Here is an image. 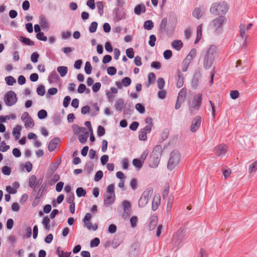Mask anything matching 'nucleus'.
<instances>
[{"mask_svg": "<svg viewBox=\"0 0 257 257\" xmlns=\"http://www.w3.org/2000/svg\"><path fill=\"white\" fill-rule=\"evenodd\" d=\"M196 54V50L195 49H192L185 59H188V60L191 62V60H192L195 57Z\"/></svg>", "mask_w": 257, "mask_h": 257, "instance_id": "nucleus-40", "label": "nucleus"}, {"mask_svg": "<svg viewBox=\"0 0 257 257\" xmlns=\"http://www.w3.org/2000/svg\"><path fill=\"white\" fill-rule=\"evenodd\" d=\"M160 196L155 195L152 202V209L154 211L156 210L160 204Z\"/></svg>", "mask_w": 257, "mask_h": 257, "instance_id": "nucleus-20", "label": "nucleus"}, {"mask_svg": "<svg viewBox=\"0 0 257 257\" xmlns=\"http://www.w3.org/2000/svg\"><path fill=\"white\" fill-rule=\"evenodd\" d=\"M97 133L98 137L104 136L105 133L104 127L101 125H99L97 127Z\"/></svg>", "mask_w": 257, "mask_h": 257, "instance_id": "nucleus-55", "label": "nucleus"}, {"mask_svg": "<svg viewBox=\"0 0 257 257\" xmlns=\"http://www.w3.org/2000/svg\"><path fill=\"white\" fill-rule=\"evenodd\" d=\"M57 71L59 73L60 76L64 77L68 72V68L66 66H59L57 68Z\"/></svg>", "mask_w": 257, "mask_h": 257, "instance_id": "nucleus-30", "label": "nucleus"}, {"mask_svg": "<svg viewBox=\"0 0 257 257\" xmlns=\"http://www.w3.org/2000/svg\"><path fill=\"white\" fill-rule=\"evenodd\" d=\"M84 70L87 74H90L92 70V67L90 63L88 61L86 62L84 67Z\"/></svg>", "mask_w": 257, "mask_h": 257, "instance_id": "nucleus-50", "label": "nucleus"}, {"mask_svg": "<svg viewBox=\"0 0 257 257\" xmlns=\"http://www.w3.org/2000/svg\"><path fill=\"white\" fill-rule=\"evenodd\" d=\"M228 10V5L224 1L214 3L210 8V13L215 16L224 15Z\"/></svg>", "mask_w": 257, "mask_h": 257, "instance_id": "nucleus-2", "label": "nucleus"}, {"mask_svg": "<svg viewBox=\"0 0 257 257\" xmlns=\"http://www.w3.org/2000/svg\"><path fill=\"white\" fill-rule=\"evenodd\" d=\"M173 203V197L172 196H170L168 198L167 205L166 207V211L167 212H169L171 210L172 206Z\"/></svg>", "mask_w": 257, "mask_h": 257, "instance_id": "nucleus-46", "label": "nucleus"}, {"mask_svg": "<svg viewBox=\"0 0 257 257\" xmlns=\"http://www.w3.org/2000/svg\"><path fill=\"white\" fill-rule=\"evenodd\" d=\"M144 27L146 30H151L154 27V23L151 20H147L145 22Z\"/></svg>", "mask_w": 257, "mask_h": 257, "instance_id": "nucleus-36", "label": "nucleus"}, {"mask_svg": "<svg viewBox=\"0 0 257 257\" xmlns=\"http://www.w3.org/2000/svg\"><path fill=\"white\" fill-rule=\"evenodd\" d=\"M121 82L123 86L128 87L131 85L132 80L130 77H125L122 79Z\"/></svg>", "mask_w": 257, "mask_h": 257, "instance_id": "nucleus-42", "label": "nucleus"}, {"mask_svg": "<svg viewBox=\"0 0 257 257\" xmlns=\"http://www.w3.org/2000/svg\"><path fill=\"white\" fill-rule=\"evenodd\" d=\"M39 23L42 29H45L49 28V23L44 16L42 15L39 17Z\"/></svg>", "mask_w": 257, "mask_h": 257, "instance_id": "nucleus-23", "label": "nucleus"}, {"mask_svg": "<svg viewBox=\"0 0 257 257\" xmlns=\"http://www.w3.org/2000/svg\"><path fill=\"white\" fill-rule=\"evenodd\" d=\"M157 218L156 217H152L148 225L149 229L150 230L154 229L157 225Z\"/></svg>", "mask_w": 257, "mask_h": 257, "instance_id": "nucleus-28", "label": "nucleus"}, {"mask_svg": "<svg viewBox=\"0 0 257 257\" xmlns=\"http://www.w3.org/2000/svg\"><path fill=\"white\" fill-rule=\"evenodd\" d=\"M74 198H75V197H74V193H69L67 194V195L66 201L68 203H74Z\"/></svg>", "mask_w": 257, "mask_h": 257, "instance_id": "nucleus-53", "label": "nucleus"}, {"mask_svg": "<svg viewBox=\"0 0 257 257\" xmlns=\"http://www.w3.org/2000/svg\"><path fill=\"white\" fill-rule=\"evenodd\" d=\"M167 25V19L166 18H163L160 24L159 31L162 32H165L166 30V27Z\"/></svg>", "mask_w": 257, "mask_h": 257, "instance_id": "nucleus-27", "label": "nucleus"}, {"mask_svg": "<svg viewBox=\"0 0 257 257\" xmlns=\"http://www.w3.org/2000/svg\"><path fill=\"white\" fill-rule=\"evenodd\" d=\"M39 57V54L37 52H35L32 54L31 56V60L32 62L36 63L38 61Z\"/></svg>", "mask_w": 257, "mask_h": 257, "instance_id": "nucleus-59", "label": "nucleus"}, {"mask_svg": "<svg viewBox=\"0 0 257 257\" xmlns=\"http://www.w3.org/2000/svg\"><path fill=\"white\" fill-rule=\"evenodd\" d=\"M192 15L194 17L197 19H200L202 16L201 11L200 8H196L194 10L192 13Z\"/></svg>", "mask_w": 257, "mask_h": 257, "instance_id": "nucleus-39", "label": "nucleus"}, {"mask_svg": "<svg viewBox=\"0 0 257 257\" xmlns=\"http://www.w3.org/2000/svg\"><path fill=\"white\" fill-rule=\"evenodd\" d=\"M184 237V229L180 228L175 234L172 240L171 245L173 248L178 249L182 244Z\"/></svg>", "mask_w": 257, "mask_h": 257, "instance_id": "nucleus-3", "label": "nucleus"}, {"mask_svg": "<svg viewBox=\"0 0 257 257\" xmlns=\"http://www.w3.org/2000/svg\"><path fill=\"white\" fill-rule=\"evenodd\" d=\"M124 105V101L122 99H119L115 104V108L118 111H120Z\"/></svg>", "mask_w": 257, "mask_h": 257, "instance_id": "nucleus-33", "label": "nucleus"}, {"mask_svg": "<svg viewBox=\"0 0 257 257\" xmlns=\"http://www.w3.org/2000/svg\"><path fill=\"white\" fill-rule=\"evenodd\" d=\"M180 160V154L177 150L173 151L171 154L168 162L167 167L168 169L173 170L179 163Z\"/></svg>", "mask_w": 257, "mask_h": 257, "instance_id": "nucleus-4", "label": "nucleus"}, {"mask_svg": "<svg viewBox=\"0 0 257 257\" xmlns=\"http://www.w3.org/2000/svg\"><path fill=\"white\" fill-rule=\"evenodd\" d=\"M36 180V177L34 175L31 176L29 179V186L31 188H33L35 189L36 186L35 185V183ZM35 191V189L34 190Z\"/></svg>", "mask_w": 257, "mask_h": 257, "instance_id": "nucleus-38", "label": "nucleus"}, {"mask_svg": "<svg viewBox=\"0 0 257 257\" xmlns=\"http://www.w3.org/2000/svg\"><path fill=\"white\" fill-rule=\"evenodd\" d=\"M215 149L216 150V156L218 157H223L227 152V146L224 144H221L217 146Z\"/></svg>", "mask_w": 257, "mask_h": 257, "instance_id": "nucleus-11", "label": "nucleus"}, {"mask_svg": "<svg viewBox=\"0 0 257 257\" xmlns=\"http://www.w3.org/2000/svg\"><path fill=\"white\" fill-rule=\"evenodd\" d=\"M201 123V118L199 116H196L192 120L190 126V131L192 133L195 132L200 127Z\"/></svg>", "mask_w": 257, "mask_h": 257, "instance_id": "nucleus-10", "label": "nucleus"}, {"mask_svg": "<svg viewBox=\"0 0 257 257\" xmlns=\"http://www.w3.org/2000/svg\"><path fill=\"white\" fill-rule=\"evenodd\" d=\"M226 22V19L225 16H219L211 21L210 26L215 31H217L222 28Z\"/></svg>", "mask_w": 257, "mask_h": 257, "instance_id": "nucleus-7", "label": "nucleus"}, {"mask_svg": "<svg viewBox=\"0 0 257 257\" xmlns=\"http://www.w3.org/2000/svg\"><path fill=\"white\" fill-rule=\"evenodd\" d=\"M151 132L150 127H145L139 132V139L141 141H146L147 139V134Z\"/></svg>", "mask_w": 257, "mask_h": 257, "instance_id": "nucleus-14", "label": "nucleus"}, {"mask_svg": "<svg viewBox=\"0 0 257 257\" xmlns=\"http://www.w3.org/2000/svg\"><path fill=\"white\" fill-rule=\"evenodd\" d=\"M100 243V240L98 238L95 237L90 242V246L91 247L97 246Z\"/></svg>", "mask_w": 257, "mask_h": 257, "instance_id": "nucleus-62", "label": "nucleus"}, {"mask_svg": "<svg viewBox=\"0 0 257 257\" xmlns=\"http://www.w3.org/2000/svg\"><path fill=\"white\" fill-rule=\"evenodd\" d=\"M5 81L8 85L12 86L16 82V79L12 76H7L5 78Z\"/></svg>", "mask_w": 257, "mask_h": 257, "instance_id": "nucleus-41", "label": "nucleus"}, {"mask_svg": "<svg viewBox=\"0 0 257 257\" xmlns=\"http://www.w3.org/2000/svg\"><path fill=\"white\" fill-rule=\"evenodd\" d=\"M162 148L161 145H157L154 149L152 154L159 156L160 157L162 156Z\"/></svg>", "mask_w": 257, "mask_h": 257, "instance_id": "nucleus-29", "label": "nucleus"}, {"mask_svg": "<svg viewBox=\"0 0 257 257\" xmlns=\"http://www.w3.org/2000/svg\"><path fill=\"white\" fill-rule=\"evenodd\" d=\"M201 77V73L200 70H196L194 73L191 81V84L193 88H196L197 87Z\"/></svg>", "mask_w": 257, "mask_h": 257, "instance_id": "nucleus-9", "label": "nucleus"}, {"mask_svg": "<svg viewBox=\"0 0 257 257\" xmlns=\"http://www.w3.org/2000/svg\"><path fill=\"white\" fill-rule=\"evenodd\" d=\"M10 149V146L7 145L5 141H2L0 144V151L5 152Z\"/></svg>", "mask_w": 257, "mask_h": 257, "instance_id": "nucleus-52", "label": "nucleus"}, {"mask_svg": "<svg viewBox=\"0 0 257 257\" xmlns=\"http://www.w3.org/2000/svg\"><path fill=\"white\" fill-rule=\"evenodd\" d=\"M240 35L242 39H244V44H243V47H246V42L247 39V35L245 34V25L241 24L240 25Z\"/></svg>", "mask_w": 257, "mask_h": 257, "instance_id": "nucleus-21", "label": "nucleus"}, {"mask_svg": "<svg viewBox=\"0 0 257 257\" xmlns=\"http://www.w3.org/2000/svg\"><path fill=\"white\" fill-rule=\"evenodd\" d=\"M34 125V123L31 117L28 118V119L25 121V126L26 128H32Z\"/></svg>", "mask_w": 257, "mask_h": 257, "instance_id": "nucleus-43", "label": "nucleus"}, {"mask_svg": "<svg viewBox=\"0 0 257 257\" xmlns=\"http://www.w3.org/2000/svg\"><path fill=\"white\" fill-rule=\"evenodd\" d=\"M97 28V23L96 22H93L91 23L89 27V31L90 33H94L96 32Z\"/></svg>", "mask_w": 257, "mask_h": 257, "instance_id": "nucleus-51", "label": "nucleus"}, {"mask_svg": "<svg viewBox=\"0 0 257 257\" xmlns=\"http://www.w3.org/2000/svg\"><path fill=\"white\" fill-rule=\"evenodd\" d=\"M76 193L78 197H84L86 194L85 190L82 187H78L77 188Z\"/></svg>", "mask_w": 257, "mask_h": 257, "instance_id": "nucleus-37", "label": "nucleus"}, {"mask_svg": "<svg viewBox=\"0 0 257 257\" xmlns=\"http://www.w3.org/2000/svg\"><path fill=\"white\" fill-rule=\"evenodd\" d=\"M194 101H193L192 104V107L193 108L198 109L201 105L202 102V95L200 93L197 94L194 97Z\"/></svg>", "mask_w": 257, "mask_h": 257, "instance_id": "nucleus-13", "label": "nucleus"}, {"mask_svg": "<svg viewBox=\"0 0 257 257\" xmlns=\"http://www.w3.org/2000/svg\"><path fill=\"white\" fill-rule=\"evenodd\" d=\"M176 86L178 88H181L184 84V77L183 74L181 73L180 70H177V75L176 77Z\"/></svg>", "mask_w": 257, "mask_h": 257, "instance_id": "nucleus-16", "label": "nucleus"}, {"mask_svg": "<svg viewBox=\"0 0 257 257\" xmlns=\"http://www.w3.org/2000/svg\"><path fill=\"white\" fill-rule=\"evenodd\" d=\"M93 164L92 162H89L85 166L84 171L87 174H90L93 170Z\"/></svg>", "mask_w": 257, "mask_h": 257, "instance_id": "nucleus-31", "label": "nucleus"}, {"mask_svg": "<svg viewBox=\"0 0 257 257\" xmlns=\"http://www.w3.org/2000/svg\"><path fill=\"white\" fill-rule=\"evenodd\" d=\"M257 171V161L250 164L248 168V173L252 174Z\"/></svg>", "mask_w": 257, "mask_h": 257, "instance_id": "nucleus-35", "label": "nucleus"}, {"mask_svg": "<svg viewBox=\"0 0 257 257\" xmlns=\"http://www.w3.org/2000/svg\"><path fill=\"white\" fill-rule=\"evenodd\" d=\"M19 40L23 43L26 45L33 46L34 45V42L31 40L30 39L23 36H20L19 37Z\"/></svg>", "mask_w": 257, "mask_h": 257, "instance_id": "nucleus-26", "label": "nucleus"}, {"mask_svg": "<svg viewBox=\"0 0 257 257\" xmlns=\"http://www.w3.org/2000/svg\"><path fill=\"white\" fill-rule=\"evenodd\" d=\"M45 88L44 86L41 85L37 88V92L38 95L40 96H43L45 94Z\"/></svg>", "mask_w": 257, "mask_h": 257, "instance_id": "nucleus-48", "label": "nucleus"}, {"mask_svg": "<svg viewBox=\"0 0 257 257\" xmlns=\"http://www.w3.org/2000/svg\"><path fill=\"white\" fill-rule=\"evenodd\" d=\"M155 78L156 76L155 74L153 72L150 73L148 75V84H147V86H149L153 82H154Z\"/></svg>", "mask_w": 257, "mask_h": 257, "instance_id": "nucleus-58", "label": "nucleus"}, {"mask_svg": "<svg viewBox=\"0 0 257 257\" xmlns=\"http://www.w3.org/2000/svg\"><path fill=\"white\" fill-rule=\"evenodd\" d=\"M59 77L56 71H52L48 77V81L50 83L57 82L59 80Z\"/></svg>", "mask_w": 257, "mask_h": 257, "instance_id": "nucleus-19", "label": "nucleus"}, {"mask_svg": "<svg viewBox=\"0 0 257 257\" xmlns=\"http://www.w3.org/2000/svg\"><path fill=\"white\" fill-rule=\"evenodd\" d=\"M158 87L160 89H162L165 85V80L163 78H159L157 80Z\"/></svg>", "mask_w": 257, "mask_h": 257, "instance_id": "nucleus-60", "label": "nucleus"}, {"mask_svg": "<svg viewBox=\"0 0 257 257\" xmlns=\"http://www.w3.org/2000/svg\"><path fill=\"white\" fill-rule=\"evenodd\" d=\"M47 116V112L44 109H41L38 112V117L39 119H42L46 118Z\"/></svg>", "mask_w": 257, "mask_h": 257, "instance_id": "nucleus-47", "label": "nucleus"}, {"mask_svg": "<svg viewBox=\"0 0 257 257\" xmlns=\"http://www.w3.org/2000/svg\"><path fill=\"white\" fill-rule=\"evenodd\" d=\"M126 54L128 58L130 59L133 58L134 57V52L133 49L132 48L127 49L126 50Z\"/></svg>", "mask_w": 257, "mask_h": 257, "instance_id": "nucleus-64", "label": "nucleus"}, {"mask_svg": "<svg viewBox=\"0 0 257 257\" xmlns=\"http://www.w3.org/2000/svg\"><path fill=\"white\" fill-rule=\"evenodd\" d=\"M161 157L151 154L149 161V166L151 168H156L160 162Z\"/></svg>", "mask_w": 257, "mask_h": 257, "instance_id": "nucleus-12", "label": "nucleus"}, {"mask_svg": "<svg viewBox=\"0 0 257 257\" xmlns=\"http://www.w3.org/2000/svg\"><path fill=\"white\" fill-rule=\"evenodd\" d=\"M3 173L6 175H10L11 173V169L7 166L3 167L2 169Z\"/></svg>", "mask_w": 257, "mask_h": 257, "instance_id": "nucleus-61", "label": "nucleus"}, {"mask_svg": "<svg viewBox=\"0 0 257 257\" xmlns=\"http://www.w3.org/2000/svg\"><path fill=\"white\" fill-rule=\"evenodd\" d=\"M138 220V217L136 216H133L131 218L130 222L132 228H135L137 226Z\"/></svg>", "mask_w": 257, "mask_h": 257, "instance_id": "nucleus-57", "label": "nucleus"}, {"mask_svg": "<svg viewBox=\"0 0 257 257\" xmlns=\"http://www.w3.org/2000/svg\"><path fill=\"white\" fill-rule=\"evenodd\" d=\"M186 96V91L184 89H181L178 95L177 99L178 100H180L181 101H184V99Z\"/></svg>", "mask_w": 257, "mask_h": 257, "instance_id": "nucleus-34", "label": "nucleus"}, {"mask_svg": "<svg viewBox=\"0 0 257 257\" xmlns=\"http://www.w3.org/2000/svg\"><path fill=\"white\" fill-rule=\"evenodd\" d=\"M60 140L58 138H54L50 142L48 148L50 152L54 151L60 143Z\"/></svg>", "mask_w": 257, "mask_h": 257, "instance_id": "nucleus-17", "label": "nucleus"}, {"mask_svg": "<svg viewBox=\"0 0 257 257\" xmlns=\"http://www.w3.org/2000/svg\"><path fill=\"white\" fill-rule=\"evenodd\" d=\"M105 194H109L115 195L114 186L113 184H110L107 187L106 192Z\"/></svg>", "mask_w": 257, "mask_h": 257, "instance_id": "nucleus-54", "label": "nucleus"}, {"mask_svg": "<svg viewBox=\"0 0 257 257\" xmlns=\"http://www.w3.org/2000/svg\"><path fill=\"white\" fill-rule=\"evenodd\" d=\"M122 205L123 206L124 211H131V204L127 200H125L122 202Z\"/></svg>", "mask_w": 257, "mask_h": 257, "instance_id": "nucleus-44", "label": "nucleus"}, {"mask_svg": "<svg viewBox=\"0 0 257 257\" xmlns=\"http://www.w3.org/2000/svg\"><path fill=\"white\" fill-rule=\"evenodd\" d=\"M216 47L211 45L205 52L202 53L201 58L203 59V65L205 69H208L211 67L216 54Z\"/></svg>", "mask_w": 257, "mask_h": 257, "instance_id": "nucleus-1", "label": "nucleus"}, {"mask_svg": "<svg viewBox=\"0 0 257 257\" xmlns=\"http://www.w3.org/2000/svg\"><path fill=\"white\" fill-rule=\"evenodd\" d=\"M115 198V195L109 194H105L103 200L104 205L108 206L113 204L114 202Z\"/></svg>", "mask_w": 257, "mask_h": 257, "instance_id": "nucleus-15", "label": "nucleus"}, {"mask_svg": "<svg viewBox=\"0 0 257 257\" xmlns=\"http://www.w3.org/2000/svg\"><path fill=\"white\" fill-rule=\"evenodd\" d=\"M190 63V61L188 60V59H185L182 62V71L186 72L187 70L188 67Z\"/></svg>", "mask_w": 257, "mask_h": 257, "instance_id": "nucleus-45", "label": "nucleus"}, {"mask_svg": "<svg viewBox=\"0 0 257 257\" xmlns=\"http://www.w3.org/2000/svg\"><path fill=\"white\" fill-rule=\"evenodd\" d=\"M144 163L142 162V161H141L139 159H134L133 160V165L137 168L138 170H140L143 167Z\"/></svg>", "mask_w": 257, "mask_h": 257, "instance_id": "nucleus-32", "label": "nucleus"}, {"mask_svg": "<svg viewBox=\"0 0 257 257\" xmlns=\"http://www.w3.org/2000/svg\"><path fill=\"white\" fill-rule=\"evenodd\" d=\"M136 109L141 114H143L145 112V106L141 103H137L136 105Z\"/></svg>", "mask_w": 257, "mask_h": 257, "instance_id": "nucleus-56", "label": "nucleus"}, {"mask_svg": "<svg viewBox=\"0 0 257 257\" xmlns=\"http://www.w3.org/2000/svg\"><path fill=\"white\" fill-rule=\"evenodd\" d=\"M107 72L109 75H114L116 73V69L114 67H108L107 69Z\"/></svg>", "mask_w": 257, "mask_h": 257, "instance_id": "nucleus-63", "label": "nucleus"}, {"mask_svg": "<svg viewBox=\"0 0 257 257\" xmlns=\"http://www.w3.org/2000/svg\"><path fill=\"white\" fill-rule=\"evenodd\" d=\"M172 47L177 51H179L183 47V43L181 40H176L172 42Z\"/></svg>", "mask_w": 257, "mask_h": 257, "instance_id": "nucleus-25", "label": "nucleus"}, {"mask_svg": "<svg viewBox=\"0 0 257 257\" xmlns=\"http://www.w3.org/2000/svg\"><path fill=\"white\" fill-rule=\"evenodd\" d=\"M42 188H43V186H42L40 188V190H39L38 192L37 193V194L36 195V197L34 199V201L32 203V205L34 207H36V206H37L39 204V203H40V198L43 197V192L45 191V187L43 189L42 192L41 193L40 195H39L40 192L41 190V189H42Z\"/></svg>", "mask_w": 257, "mask_h": 257, "instance_id": "nucleus-18", "label": "nucleus"}, {"mask_svg": "<svg viewBox=\"0 0 257 257\" xmlns=\"http://www.w3.org/2000/svg\"><path fill=\"white\" fill-rule=\"evenodd\" d=\"M21 126L19 125H17L14 128L12 134L15 137V140H18L21 136Z\"/></svg>", "mask_w": 257, "mask_h": 257, "instance_id": "nucleus-24", "label": "nucleus"}, {"mask_svg": "<svg viewBox=\"0 0 257 257\" xmlns=\"http://www.w3.org/2000/svg\"><path fill=\"white\" fill-rule=\"evenodd\" d=\"M146 12V7L143 4L137 5L134 9V12L136 15H140L142 13Z\"/></svg>", "mask_w": 257, "mask_h": 257, "instance_id": "nucleus-22", "label": "nucleus"}, {"mask_svg": "<svg viewBox=\"0 0 257 257\" xmlns=\"http://www.w3.org/2000/svg\"><path fill=\"white\" fill-rule=\"evenodd\" d=\"M88 135L89 134H82L79 135L78 137L79 142L82 144L86 143L88 137Z\"/></svg>", "mask_w": 257, "mask_h": 257, "instance_id": "nucleus-49", "label": "nucleus"}, {"mask_svg": "<svg viewBox=\"0 0 257 257\" xmlns=\"http://www.w3.org/2000/svg\"><path fill=\"white\" fill-rule=\"evenodd\" d=\"M153 192L152 188L146 189L142 194V196L138 202V205L140 207H145L148 203Z\"/></svg>", "mask_w": 257, "mask_h": 257, "instance_id": "nucleus-5", "label": "nucleus"}, {"mask_svg": "<svg viewBox=\"0 0 257 257\" xmlns=\"http://www.w3.org/2000/svg\"><path fill=\"white\" fill-rule=\"evenodd\" d=\"M4 99L6 104L9 106L14 105L18 100L16 93L12 90L8 91L5 94Z\"/></svg>", "mask_w": 257, "mask_h": 257, "instance_id": "nucleus-6", "label": "nucleus"}, {"mask_svg": "<svg viewBox=\"0 0 257 257\" xmlns=\"http://www.w3.org/2000/svg\"><path fill=\"white\" fill-rule=\"evenodd\" d=\"M91 217L92 215L90 213H87L85 214L82 220L83 226L88 230L92 229L93 231H95L97 229L98 226L96 223L93 225H91V222L90 221Z\"/></svg>", "mask_w": 257, "mask_h": 257, "instance_id": "nucleus-8", "label": "nucleus"}]
</instances>
